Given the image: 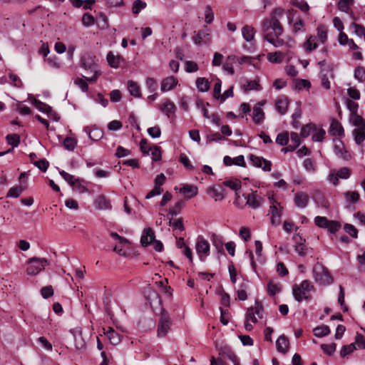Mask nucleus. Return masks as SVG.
<instances>
[{
	"mask_svg": "<svg viewBox=\"0 0 365 365\" xmlns=\"http://www.w3.org/2000/svg\"><path fill=\"white\" fill-rule=\"evenodd\" d=\"M283 9H274L269 18L264 19L262 23V30L264 33V38L273 46L279 48L284 46L287 48H292L294 46V41L290 36L282 38L284 29L279 22V19L283 15Z\"/></svg>",
	"mask_w": 365,
	"mask_h": 365,
	"instance_id": "f257e3e1",
	"label": "nucleus"
},
{
	"mask_svg": "<svg viewBox=\"0 0 365 365\" xmlns=\"http://www.w3.org/2000/svg\"><path fill=\"white\" fill-rule=\"evenodd\" d=\"M263 317V307L260 302L255 301L253 307H249L247 309L245 320V329L250 331L253 329L252 324L257 322V319Z\"/></svg>",
	"mask_w": 365,
	"mask_h": 365,
	"instance_id": "f03ea898",
	"label": "nucleus"
},
{
	"mask_svg": "<svg viewBox=\"0 0 365 365\" xmlns=\"http://www.w3.org/2000/svg\"><path fill=\"white\" fill-rule=\"evenodd\" d=\"M350 123L355 127L352 131L356 144H360L365 140V120L358 114L350 115Z\"/></svg>",
	"mask_w": 365,
	"mask_h": 365,
	"instance_id": "7ed1b4c3",
	"label": "nucleus"
},
{
	"mask_svg": "<svg viewBox=\"0 0 365 365\" xmlns=\"http://www.w3.org/2000/svg\"><path fill=\"white\" fill-rule=\"evenodd\" d=\"M312 273L315 282L320 285H329L334 281L328 269L321 263L317 262L314 265Z\"/></svg>",
	"mask_w": 365,
	"mask_h": 365,
	"instance_id": "20e7f679",
	"label": "nucleus"
},
{
	"mask_svg": "<svg viewBox=\"0 0 365 365\" xmlns=\"http://www.w3.org/2000/svg\"><path fill=\"white\" fill-rule=\"evenodd\" d=\"M314 291V285L309 280H303L300 284L294 285L292 289L293 296L296 301L301 302L310 298V292Z\"/></svg>",
	"mask_w": 365,
	"mask_h": 365,
	"instance_id": "39448f33",
	"label": "nucleus"
},
{
	"mask_svg": "<svg viewBox=\"0 0 365 365\" xmlns=\"http://www.w3.org/2000/svg\"><path fill=\"white\" fill-rule=\"evenodd\" d=\"M172 321L167 311H161L158 324L157 335L158 337H164L170 329Z\"/></svg>",
	"mask_w": 365,
	"mask_h": 365,
	"instance_id": "423d86ee",
	"label": "nucleus"
},
{
	"mask_svg": "<svg viewBox=\"0 0 365 365\" xmlns=\"http://www.w3.org/2000/svg\"><path fill=\"white\" fill-rule=\"evenodd\" d=\"M48 265V261L45 258L33 257L28 261L26 273L29 275H36Z\"/></svg>",
	"mask_w": 365,
	"mask_h": 365,
	"instance_id": "0eeeda50",
	"label": "nucleus"
},
{
	"mask_svg": "<svg viewBox=\"0 0 365 365\" xmlns=\"http://www.w3.org/2000/svg\"><path fill=\"white\" fill-rule=\"evenodd\" d=\"M269 201L271 203L269 207L271 222L274 225H278L281 222L283 207L281 206L280 203L277 202L274 198H270Z\"/></svg>",
	"mask_w": 365,
	"mask_h": 365,
	"instance_id": "6e6552de",
	"label": "nucleus"
},
{
	"mask_svg": "<svg viewBox=\"0 0 365 365\" xmlns=\"http://www.w3.org/2000/svg\"><path fill=\"white\" fill-rule=\"evenodd\" d=\"M334 153L338 158L344 161H349L351 159V153L345 148L341 140L334 141Z\"/></svg>",
	"mask_w": 365,
	"mask_h": 365,
	"instance_id": "1a4fd4ad",
	"label": "nucleus"
},
{
	"mask_svg": "<svg viewBox=\"0 0 365 365\" xmlns=\"http://www.w3.org/2000/svg\"><path fill=\"white\" fill-rule=\"evenodd\" d=\"M196 252L201 260H204L210 255V244L202 237H198L195 245Z\"/></svg>",
	"mask_w": 365,
	"mask_h": 365,
	"instance_id": "9d476101",
	"label": "nucleus"
},
{
	"mask_svg": "<svg viewBox=\"0 0 365 365\" xmlns=\"http://www.w3.org/2000/svg\"><path fill=\"white\" fill-rule=\"evenodd\" d=\"M243 196L246 200L247 205L255 210L259 208L264 202L262 197L257 191H253L249 194H244Z\"/></svg>",
	"mask_w": 365,
	"mask_h": 365,
	"instance_id": "9b49d317",
	"label": "nucleus"
},
{
	"mask_svg": "<svg viewBox=\"0 0 365 365\" xmlns=\"http://www.w3.org/2000/svg\"><path fill=\"white\" fill-rule=\"evenodd\" d=\"M249 159L253 166L261 168L265 172H269L272 169V163L262 157L253 154L250 155Z\"/></svg>",
	"mask_w": 365,
	"mask_h": 365,
	"instance_id": "f8f14e48",
	"label": "nucleus"
},
{
	"mask_svg": "<svg viewBox=\"0 0 365 365\" xmlns=\"http://www.w3.org/2000/svg\"><path fill=\"white\" fill-rule=\"evenodd\" d=\"M193 42L197 45L209 44L212 41L211 34L206 30H200L192 37Z\"/></svg>",
	"mask_w": 365,
	"mask_h": 365,
	"instance_id": "ddd939ff",
	"label": "nucleus"
},
{
	"mask_svg": "<svg viewBox=\"0 0 365 365\" xmlns=\"http://www.w3.org/2000/svg\"><path fill=\"white\" fill-rule=\"evenodd\" d=\"M309 201V196L304 192H298L295 194L294 202L295 205L300 209L305 208Z\"/></svg>",
	"mask_w": 365,
	"mask_h": 365,
	"instance_id": "4468645a",
	"label": "nucleus"
},
{
	"mask_svg": "<svg viewBox=\"0 0 365 365\" xmlns=\"http://www.w3.org/2000/svg\"><path fill=\"white\" fill-rule=\"evenodd\" d=\"M178 84V79L174 76H168L161 82L160 90L167 92L173 89Z\"/></svg>",
	"mask_w": 365,
	"mask_h": 365,
	"instance_id": "2eb2a0df",
	"label": "nucleus"
},
{
	"mask_svg": "<svg viewBox=\"0 0 365 365\" xmlns=\"http://www.w3.org/2000/svg\"><path fill=\"white\" fill-rule=\"evenodd\" d=\"M159 109L165 113L168 118H170L171 115L175 113L176 107L174 103L166 98L163 101Z\"/></svg>",
	"mask_w": 365,
	"mask_h": 365,
	"instance_id": "dca6fc26",
	"label": "nucleus"
},
{
	"mask_svg": "<svg viewBox=\"0 0 365 365\" xmlns=\"http://www.w3.org/2000/svg\"><path fill=\"white\" fill-rule=\"evenodd\" d=\"M206 192L215 201L222 200L225 197L223 190L220 187L210 186L207 187Z\"/></svg>",
	"mask_w": 365,
	"mask_h": 365,
	"instance_id": "f3484780",
	"label": "nucleus"
},
{
	"mask_svg": "<svg viewBox=\"0 0 365 365\" xmlns=\"http://www.w3.org/2000/svg\"><path fill=\"white\" fill-rule=\"evenodd\" d=\"M288 104H289L288 98L284 96H281L278 97L276 101V103H275L276 110L281 115H284L287 110Z\"/></svg>",
	"mask_w": 365,
	"mask_h": 365,
	"instance_id": "a211bd4d",
	"label": "nucleus"
},
{
	"mask_svg": "<svg viewBox=\"0 0 365 365\" xmlns=\"http://www.w3.org/2000/svg\"><path fill=\"white\" fill-rule=\"evenodd\" d=\"M180 192L184 194L187 198H192L197 195L198 188L193 185L184 184L180 188Z\"/></svg>",
	"mask_w": 365,
	"mask_h": 365,
	"instance_id": "6ab92c4d",
	"label": "nucleus"
},
{
	"mask_svg": "<svg viewBox=\"0 0 365 365\" xmlns=\"http://www.w3.org/2000/svg\"><path fill=\"white\" fill-rule=\"evenodd\" d=\"M103 333L107 335L110 344L113 345H117L120 342V335L115 332V330L111 327L103 329Z\"/></svg>",
	"mask_w": 365,
	"mask_h": 365,
	"instance_id": "aec40b11",
	"label": "nucleus"
},
{
	"mask_svg": "<svg viewBox=\"0 0 365 365\" xmlns=\"http://www.w3.org/2000/svg\"><path fill=\"white\" fill-rule=\"evenodd\" d=\"M329 133L334 136L342 137L344 135V131L341 124L335 119H332L331 120Z\"/></svg>",
	"mask_w": 365,
	"mask_h": 365,
	"instance_id": "412c9836",
	"label": "nucleus"
},
{
	"mask_svg": "<svg viewBox=\"0 0 365 365\" xmlns=\"http://www.w3.org/2000/svg\"><path fill=\"white\" fill-rule=\"evenodd\" d=\"M155 240V235L150 228H145L140 239V242L143 246H148Z\"/></svg>",
	"mask_w": 365,
	"mask_h": 365,
	"instance_id": "4be33fe9",
	"label": "nucleus"
},
{
	"mask_svg": "<svg viewBox=\"0 0 365 365\" xmlns=\"http://www.w3.org/2000/svg\"><path fill=\"white\" fill-rule=\"evenodd\" d=\"M250 289V282L247 280H243L240 284L239 288L237 291V297L241 301H245L247 299V292Z\"/></svg>",
	"mask_w": 365,
	"mask_h": 365,
	"instance_id": "5701e85b",
	"label": "nucleus"
},
{
	"mask_svg": "<svg viewBox=\"0 0 365 365\" xmlns=\"http://www.w3.org/2000/svg\"><path fill=\"white\" fill-rule=\"evenodd\" d=\"M222 184L230 188L231 190H233L236 192L235 195L237 198L240 197V195L237 192V191L241 188L242 187V182L238 179H230L225 180Z\"/></svg>",
	"mask_w": 365,
	"mask_h": 365,
	"instance_id": "b1692460",
	"label": "nucleus"
},
{
	"mask_svg": "<svg viewBox=\"0 0 365 365\" xmlns=\"http://www.w3.org/2000/svg\"><path fill=\"white\" fill-rule=\"evenodd\" d=\"M289 344V340L284 335L279 336L276 341L277 351L283 354L287 352Z\"/></svg>",
	"mask_w": 365,
	"mask_h": 365,
	"instance_id": "393cba45",
	"label": "nucleus"
},
{
	"mask_svg": "<svg viewBox=\"0 0 365 365\" xmlns=\"http://www.w3.org/2000/svg\"><path fill=\"white\" fill-rule=\"evenodd\" d=\"M354 4V0H340L338 2V8L340 11L349 14L352 19H355L354 16L351 12L350 6Z\"/></svg>",
	"mask_w": 365,
	"mask_h": 365,
	"instance_id": "a878e982",
	"label": "nucleus"
},
{
	"mask_svg": "<svg viewBox=\"0 0 365 365\" xmlns=\"http://www.w3.org/2000/svg\"><path fill=\"white\" fill-rule=\"evenodd\" d=\"M264 118V113L259 106H255L252 110V120L256 124H260Z\"/></svg>",
	"mask_w": 365,
	"mask_h": 365,
	"instance_id": "bb28decb",
	"label": "nucleus"
},
{
	"mask_svg": "<svg viewBox=\"0 0 365 365\" xmlns=\"http://www.w3.org/2000/svg\"><path fill=\"white\" fill-rule=\"evenodd\" d=\"M106 58L109 66L114 68H118L120 62L123 60L120 56L114 55L112 51L107 54Z\"/></svg>",
	"mask_w": 365,
	"mask_h": 365,
	"instance_id": "cd10ccee",
	"label": "nucleus"
},
{
	"mask_svg": "<svg viewBox=\"0 0 365 365\" xmlns=\"http://www.w3.org/2000/svg\"><path fill=\"white\" fill-rule=\"evenodd\" d=\"M255 32V29L249 25H245L242 29V37L247 42H250L253 40Z\"/></svg>",
	"mask_w": 365,
	"mask_h": 365,
	"instance_id": "c85d7f7f",
	"label": "nucleus"
},
{
	"mask_svg": "<svg viewBox=\"0 0 365 365\" xmlns=\"http://www.w3.org/2000/svg\"><path fill=\"white\" fill-rule=\"evenodd\" d=\"M284 54L282 51L269 53L267 58L272 63H281L283 61Z\"/></svg>",
	"mask_w": 365,
	"mask_h": 365,
	"instance_id": "c756f323",
	"label": "nucleus"
},
{
	"mask_svg": "<svg viewBox=\"0 0 365 365\" xmlns=\"http://www.w3.org/2000/svg\"><path fill=\"white\" fill-rule=\"evenodd\" d=\"M236 61V56L234 55L229 56L226 61L222 66V68L225 71L227 72L230 75H233L235 71L233 68V63Z\"/></svg>",
	"mask_w": 365,
	"mask_h": 365,
	"instance_id": "7c9ffc66",
	"label": "nucleus"
},
{
	"mask_svg": "<svg viewBox=\"0 0 365 365\" xmlns=\"http://www.w3.org/2000/svg\"><path fill=\"white\" fill-rule=\"evenodd\" d=\"M82 66L86 70L93 71L98 69L94 58L91 56H84L81 59Z\"/></svg>",
	"mask_w": 365,
	"mask_h": 365,
	"instance_id": "2f4dec72",
	"label": "nucleus"
},
{
	"mask_svg": "<svg viewBox=\"0 0 365 365\" xmlns=\"http://www.w3.org/2000/svg\"><path fill=\"white\" fill-rule=\"evenodd\" d=\"M128 89L131 96L135 98L140 97V88L137 83L133 81H129L128 82Z\"/></svg>",
	"mask_w": 365,
	"mask_h": 365,
	"instance_id": "473e14b6",
	"label": "nucleus"
},
{
	"mask_svg": "<svg viewBox=\"0 0 365 365\" xmlns=\"http://www.w3.org/2000/svg\"><path fill=\"white\" fill-rule=\"evenodd\" d=\"M32 103L39 111L46 113L49 117L51 116L50 113H52V109L48 105L36 99H34Z\"/></svg>",
	"mask_w": 365,
	"mask_h": 365,
	"instance_id": "72a5a7b5",
	"label": "nucleus"
},
{
	"mask_svg": "<svg viewBox=\"0 0 365 365\" xmlns=\"http://www.w3.org/2000/svg\"><path fill=\"white\" fill-rule=\"evenodd\" d=\"M61 176L68 182L72 187H75L76 184L81 185V180L64 170L59 172Z\"/></svg>",
	"mask_w": 365,
	"mask_h": 365,
	"instance_id": "f704fd0d",
	"label": "nucleus"
},
{
	"mask_svg": "<svg viewBox=\"0 0 365 365\" xmlns=\"http://www.w3.org/2000/svg\"><path fill=\"white\" fill-rule=\"evenodd\" d=\"M195 83L197 90L200 92H206L210 89V83L208 80L205 78H197Z\"/></svg>",
	"mask_w": 365,
	"mask_h": 365,
	"instance_id": "c9c22d12",
	"label": "nucleus"
},
{
	"mask_svg": "<svg viewBox=\"0 0 365 365\" xmlns=\"http://www.w3.org/2000/svg\"><path fill=\"white\" fill-rule=\"evenodd\" d=\"M313 333L315 336L320 338L328 335L330 333V329L327 325H322L314 328Z\"/></svg>",
	"mask_w": 365,
	"mask_h": 365,
	"instance_id": "e433bc0d",
	"label": "nucleus"
},
{
	"mask_svg": "<svg viewBox=\"0 0 365 365\" xmlns=\"http://www.w3.org/2000/svg\"><path fill=\"white\" fill-rule=\"evenodd\" d=\"M71 3L73 6L79 8L83 7V9H90L91 6L94 4V0H70Z\"/></svg>",
	"mask_w": 365,
	"mask_h": 365,
	"instance_id": "4c0bfd02",
	"label": "nucleus"
},
{
	"mask_svg": "<svg viewBox=\"0 0 365 365\" xmlns=\"http://www.w3.org/2000/svg\"><path fill=\"white\" fill-rule=\"evenodd\" d=\"M316 37L313 36H310L308 39L304 43V48L307 52H311L313 50L316 49L317 45L315 42Z\"/></svg>",
	"mask_w": 365,
	"mask_h": 365,
	"instance_id": "58836bf2",
	"label": "nucleus"
},
{
	"mask_svg": "<svg viewBox=\"0 0 365 365\" xmlns=\"http://www.w3.org/2000/svg\"><path fill=\"white\" fill-rule=\"evenodd\" d=\"M24 190V188L21 185H16L11 187L6 194L7 197H18Z\"/></svg>",
	"mask_w": 365,
	"mask_h": 365,
	"instance_id": "ea45409f",
	"label": "nucleus"
},
{
	"mask_svg": "<svg viewBox=\"0 0 365 365\" xmlns=\"http://www.w3.org/2000/svg\"><path fill=\"white\" fill-rule=\"evenodd\" d=\"M147 6V4L142 0L134 1L132 6V11L134 14H138Z\"/></svg>",
	"mask_w": 365,
	"mask_h": 365,
	"instance_id": "a19ab883",
	"label": "nucleus"
},
{
	"mask_svg": "<svg viewBox=\"0 0 365 365\" xmlns=\"http://www.w3.org/2000/svg\"><path fill=\"white\" fill-rule=\"evenodd\" d=\"M289 135L288 132H282L277 135L276 143L279 145H286L289 142Z\"/></svg>",
	"mask_w": 365,
	"mask_h": 365,
	"instance_id": "79ce46f5",
	"label": "nucleus"
},
{
	"mask_svg": "<svg viewBox=\"0 0 365 365\" xmlns=\"http://www.w3.org/2000/svg\"><path fill=\"white\" fill-rule=\"evenodd\" d=\"M303 166L306 171L314 173L316 170L315 162L311 158H306L303 162Z\"/></svg>",
	"mask_w": 365,
	"mask_h": 365,
	"instance_id": "37998d69",
	"label": "nucleus"
},
{
	"mask_svg": "<svg viewBox=\"0 0 365 365\" xmlns=\"http://www.w3.org/2000/svg\"><path fill=\"white\" fill-rule=\"evenodd\" d=\"M344 195L346 200L350 203H355L359 199V193L355 191H348L346 192Z\"/></svg>",
	"mask_w": 365,
	"mask_h": 365,
	"instance_id": "c03bdc74",
	"label": "nucleus"
},
{
	"mask_svg": "<svg viewBox=\"0 0 365 365\" xmlns=\"http://www.w3.org/2000/svg\"><path fill=\"white\" fill-rule=\"evenodd\" d=\"M354 76L359 82L365 81V68L363 66L356 67L354 72Z\"/></svg>",
	"mask_w": 365,
	"mask_h": 365,
	"instance_id": "a18cd8bd",
	"label": "nucleus"
},
{
	"mask_svg": "<svg viewBox=\"0 0 365 365\" xmlns=\"http://www.w3.org/2000/svg\"><path fill=\"white\" fill-rule=\"evenodd\" d=\"M244 88L245 91H260L262 87L259 86L257 81H247L246 84H244Z\"/></svg>",
	"mask_w": 365,
	"mask_h": 365,
	"instance_id": "49530a36",
	"label": "nucleus"
},
{
	"mask_svg": "<svg viewBox=\"0 0 365 365\" xmlns=\"http://www.w3.org/2000/svg\"><path fill=\"white\" fill-rule=\"evenodd\" d=\"M77 144V140L75 138L67 137L63 140V146L64 148L70 151L74 150Z\"/></svg>",
	"mask_w": 365,
	"mask_h": 365,
	"instance_id": "de8ad7c7",
	"label": "nucleus"
},
{
	"mask_svg": "<svg viewBox=\"0 0 365 365\" xmlns=\"http://www.w3.org/2000/svg\"><path fill=\"white\" fill-rule=\"evenodd\" d=\"M267 291L269 295L274 296L281 291L280 284L269 282L267 284Z\"/></svg>",
	"mask_w": 365,
	"mask_h": 365,
	"instance_id": "09e8293b",
	"label": "nucleus"
},
{
	"mask_svg": "<svg viewBox=\"0 0 365 365\" xmlns=\"http://www.w3.org/2000/svg\"><path fill=\"white\" fill-rule=\"evenodd\" d=\"M351 28L354 30V32L356 36L359 37H364L365 36V27L364 26L352 23L351 24Z\"/></svg>",
	"mask_w": 365,
	"mask_h": 365,
	"instance_id": "8fccbe9b",
	"label": "nucleus"
},
{
	"mask_svg": "<svg viewBox=\"0 0 365 365\" xmlns=\"http://www.w3.org/2000/svg\"><path fill=\"white\" fill-rule=\"evenodd\" d=\"M339 179L346 180L351 176V170L349 168L344 167L338 170H336Z\"/></svg>",
	"mask_w": 365,
	"mask_h": 365,
	"instance_id": "3c124183",
	"label": "nucleus"
},
{
	"mask_svg": "<svg viewBox=\"0 0 365 365\" xmlns=\"http://www.w3.org/2000/svg\"><path fill=\"white\" fill-rule=\"evenodd\" d=\"M214 20V12L210 5L205 8V21L207 24H211Z\"/></svg>",
	"mask_w": 365,
	"mask_h": 365,
	"instance_id": "603ef678",
	"label": "nucleus"
},
{
	"mask_svg": "<svg viewBox=\"0 0 365 365\" xmlns=\"http://www.w3.org/2000/svg\"><path fill=\"white\" fill-rule=\"evenodd\" d=\"M356 349V346H355V344H353L343 346L340 351L341 356L346 357L347 355L350 354Z\"/></svg>",
	"mask_w": 365,
	"mask_h": 365,
	"instance_id": "864d4df0",
	"label": "nucleus"
},
{
	"mask_svg": "<svg viewBox=\"0 0 365 365\" xmlns=\"http://www.w3.org/2000/svg\"><path fill=\"white\" fill-rule=\"evenodd\" d=\"M317 38L322 43H324L327 38V33L324 28L322 26L317 28Z\"/></svg>",
	"mask_w": 365,
	"mask_h": 365,
	"instance_id": "5fc2aeb1",
	"label": "nucleus"
},
{
	"mask_svg": "<svg viewBox=\"0 0 365 365\" xmlns=\"http://www.w3.org/2000/svg\"><path fill=\"white\" fill-rule=\"evenodd\" d=\"M150 155L152 156V159L155 161H158L161 160L162 154L160 148L158 146H154L150 148Z\"/></svg>",
	"mask_w": 365,
	"mask_h": 365,
	"instance_id": "6e6d98bb",
	"label": "nucleus"
},
{
	"mask_svg": "<svg viewBox=\"0 0 365 365\" xmlns=\"http://www.w3.org/2000/svg\"><path fill=\"white\" fill-rule=\"evenodd\" d=\"M7 143L13 147H17L20 143V138L17 134H11L6 136Z\"/></svg>",
	"mask_w": 365,
	"mask_h": 365,
	"instance_id": "4d7b16f0",
	"label": "nucleus"
},
{
	"mask_svg": "<svg viewBox=\"0 0 365 365\" xmlns=\"http://www.w3.org/2000/svg\"><path fill=\"white\" fill-rule=\"evenodd\" d=\"M82 24L86 27L93 26L95 24L94 17L89 14H83L82 17Z\"/></svg>",
	"mask_w": 365,
	"mask_h": 365,
	"instance_id": "13d9d810",
	"label": "nucleus"
},
{
	"mask_svg": "<svg viewBox=\"0 0 365 365\" xmlns=\"http://www.w3.org/2000/svg\"><path fill=\"white\" fill-rule=\"evenodd\" d=\"M314 199L318 206L324 207V208H327L329 207L328 201L320 193H319V195H315L314 197Z\"/></svg>",
	"mask_w": 365,
	"mask_h": 365,
	"instance_id": "bf43d9fd",
	"label": "nucleus"
},
{
	"mask_svg": "<svg viewBox=\"0 0 365 365\" xmlns=\"http://www.w3.org/2000/svg\"><path fill=\"white\" fill-rule=\"evenodd\" d=\"M315 128L312 124H308L302 128L300 135L303 138L308 137L314 130Z\"/></svg>",
	"mask_w": 365,
	"mask_h": 365,
	"instance_id": "052dcab7",
	"label": "nucleus"
},
{
	"mask_svg": "<svg viewBox=\"0 0 365 365\" xmlns=\"http://www.w3.org/2000/svg\"><path fill=\"white\" fill-rule=\"evenodd\" d=\"M221 87L222 81L217 78L213 88V96L216 99H218L221 95Z\"/></svg>",
	"mask_w": 365,
	"mask_h": 365,
	"instance_id": "680f3d73",
	"label": "nucleus"
},
{
	"mask_svg": "<svg viewBox=\"0 0 365 365\" xmlns=\"http://www.w3.org/2000/svg\"><path fill=\"white\" fill-rule=\"evenodd\" d=\"M321 348L324 353L330 356L335 352L336 346L334 343H331L329 344H322Z\"/></svg>",
	"mask_w": 365,
	"mask_h": 365,
	"instance_id": "e2e57ef3",
	"label": "nucleus"
},
{
	"mask_svg": "<svg viewBox=\"0 0 365 365\" xmlns=\"http://www.w3.org/2000/svg\"><path fill=\"white\" fill-rule=\"evenodd\" d=\"M311 84L309 81L304 79H297L295 81V88L299 90H302L303 88H309Z\"/></svg>",
	"mask_w": 365,
	"mask_h": 365,
	"instance_id": "0e129e2a",
	"label": "nucleus"
},
{
	"mask_svg": "<svg viewBox=\"0 0 365 365\" xmlns=\"http://www.w3.org/2000/svg\"><path fill=\"white\" fill-rule=\"evenodd\" d=\"M96 202L101 209H108L110 207V202L103 196L98 197Z\"/></svg>",
	"mask_w": 365,
	"mask_h": 365,
	"instance_id": "69168bd1",
	"label": "nucleus"
},
{
	"mask_svg": "<svg viewBox=\"0 0 365 365\" xmlns=\"http://www.w3.org/2000/svg\"><path fill=\"white\" fill-rule=\"evenodd\" d=\"M329 220H327L325 217L317 216L314 218V222L317 226L322 228H326L328 225V222Z\"/></svg>",
	"mask_w": 365,
	"mask_h": 365,
	"instance_id": "338daca9",
	"label": "nucleus"
},
{
	"mask_svg": "<svg viewBox=\"0 0 365 365\" xmlns=\"http://www.w3.org/2000/svg\"><path fill=\"white\" fill-rule=\"evenodd\" d=\"M356 346V349H365V340L362 335L357 334L355 339V341L352 343Z\"/></svg>",
	"mask_w": 365,
	"mask_h": 365,
	"instance_id": "774afa93",
	"label": "nucleus"
}]
</instances>
